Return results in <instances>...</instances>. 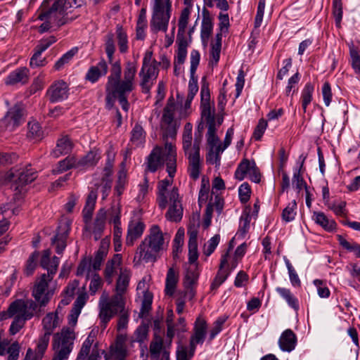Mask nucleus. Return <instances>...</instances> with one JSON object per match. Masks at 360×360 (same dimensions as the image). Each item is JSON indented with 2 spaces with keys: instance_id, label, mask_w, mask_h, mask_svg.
Instances as JSON below:
<instances>
[{
  "instance_id": "1",
  "label": "nucleus",
  "mask_w": 360,
  "mask_h": 360,
  "mask_svg": "<svg viewBox=\"0 0 360 360\" xmlns=\"http://www.w3.org/2000/svg\"><path fill=\"white\" fill-rule=\"evenodd\" d=\"M105 49L110 63H112L110 75L108 77L106 84V108L112 109L114 100L117 98L118 101L125 112L129 108L127 95L135 88V77L137 72V63L134 61H127L125 63L123 79H121L122 68L120 61L112 63L113 55L115 51L114 36L108 34L105 40Z\"/></svg>"
},
{
  "instance_id": "2",
  "label": "nucleus",
  "mask_w": 360,
  "mask_h": 360,
  "mask_svg": "<svg viewBox=\"0 0 360 360\" xmlns=\"http://www.w3.org/2000/svg\"><path fill=\"white\" fill-rule=\"evenodd\" d=\"M166 165L169 178L158 181L156 202L160 210H165L173 202L181 199L179 189L172 186L173 177L176 171V150L172 143L165 146H156L148 157L147 169L155 172L160 167Z\"/></svg>"
},
{
  "instance_id": "3",
  "label": "nucleus",
  "mask_w": 360,
  "mask_h": 360,
  "mask_svg": "<svg viewBox=\"0 0 360 360\" xmlns=\"http://www.w3.org/2000/svg\"><path fill=\"white\" fill-rule=\"evenodd\" d=\"M84 4V0H44L38 18L46 21L40 25L39 32L49 30L51 23L60 27L72 22L79 15L75 10Z\"/></svg>"
},
{
  "instance_id": "4",
  "label": "nucleus",
  "mask_w": 360,
  "mask_h": 360,
  "mask_svg": "<svg viewBox=\"0 0 360 360\" xmlns=\"http://www.w3.org/2000/svg\"><path fill=\"white\" fill-rule=\"evenodd\" d=\"M165 248V239L160 227L153 225L150 229V233L140 243L134 257L135 266L141 263L154 262L157 260L158 254Z\"/></svg>"
},
{
  "instance_id": "5",
  "label": "nucleus",
  "mask_w": 360,
  "mask_h": 360,
  "mask_svg": "<svg viewBox=\"0 0 360 360\" xmlns=\"http://www.w3.org/2000/svg\"><path fill=\"white\" fill-rule=\"evenodd\" d=\"M131 274L127 269H120V274L116 283V294L110 299L108 296L103 294L100 297L98 307H101V316L103 319H107L109 317L107 312L110 311V307H112L113 310L122 309L124 302H125L124 294L127 292Z\"/></svg>"
},
{
  "instance_id": "6",
  "label": "nucleus",
  "mask_w": 360,
  "mask_h": 360,
  "mask_svg": "<svg viewBox=\"0 0 360 360\" xmlns=\"http://www.w3.org/2000/svg\"><path fill=\"white\" fill-rule=\"evenodd\" d=\"M152 16L150 22V30L157 33L167 30L172 15L171 0H152Z\"/></svg>"
},
{
  "instance_id": "7",
  "label": "nucleus",
  "mask_w": 360,
  "mask_h": 360,
  "mask_svg": "<svg viewBox=\"0 0 360 360\" xmlns=\"http://www.w3.org/2000/svg\"><path fill=\"white\" fill-rule=\"evenodd\" d=\"M207 330L205 320L198 317L195 321L193 333L190 338L189 347L179 345L176 349V360H191L195 354L196 345L204 342Z\"/></svg>"
},
{
  "instance_id": "8",
  "label": "nucleus",
  "mask_w": 360,
  "mask_h": 360,
  "mask_svg": "<svg viewBox=\"0 0 360 360\" xmlns=\"http://www.w3.org/2000/svg\"><path fill=\"white\" fill-rule=\"evenodd\" d=\"M75 339L74 330L68 327L54 334L52 343L54 356L52 360H67L73 349Z\"/></svg>"
},
{
  "instance_id": "9",
  "label": "nucleus",
  "mask_w": 360,
  "mask_h": 360,
  "mask_svg": "<svg viewBox=\"0 0 360 360\" xmlns=\"http://www.w3.org/2000/svg\"><path fill=\"white\" fill-rule=\"evenodd\" d=\"M37 178V173L30 165L14 167L5 174V181L12 182V188L19 193L25 191V186Z\"/></svg>"
},
{
  "instance_id": "10",
  "label": "nucleus",
  "mask_w": 360,
  "mask_h": 360,
  "mask_svg": "<svg viewBox=\"0 0 360 360\" xmlns=\"http://www.w3.org/2000/svg\"><path fill=\"white\" fill-rule=\"evenodd\" d=\"M55 275V269L49 270V273L43 274L35 281L32 288V295L39 307H44L53 295V290L49 289V283L52 281Z\"/></svg>"
},
{
  "instance_id": "11",
  "label": "nucleus",
  "mask_w": 360,
  "mask_h": 360,
  "mask_svg": "<svg viewBox=\"0 0 360 360\" xmlns=\"http://www.w3.org/2000/svg\"><path fill=\"white\" fill-rule=\"evenodd\" d=\"M176 111V105L173 98L168 99L166 106L163 110V114L161 119V129L163 131V139L165 145L168 138L174 139L176 135L177 129L179 127L177 122L174 120Z\"/></svg>"
},
{
  "instance_id": "12",
  "label": "nucleus",
  "mask_w": 360,
  "mask_h": 360,
  "mask_svg": "<svg viewBox=\"0 0 360 360\" xmlns=\"http://www.w3.org/2000/svg\"><path fill=\"white\" fill-rule=\"evenodd\" d=\"M39 305L34 300H17L9 306V312L11 315H16L26 321L31 319L34 316H39L41 309Z\"/></svg>"
},
{
  "instance_id": "13",
  "label": "nucleus",
  "mask_w": 360,
  "mask_h": 360,
  "mask_svg": "<svg viewBox=\"0 0 360 360\" xmlns=\"http://www.w3.org/2000/svg\"><path fill=\"white\" fill-rule=\"evenodd\" d=\"M25 111L23 105L17 103L9 108L0 120V127L5 131H13L24 122Z\"/></svg>"
},
{
  "instance_id": "14",
  "label": "nucleus",
  "mask_w": 360,
  "mask_h": 360,
  "mask_svg": "<svg viewBox=\"0 0 360 360\" xmlns=\"http://www.w3.org/2000/svg\"><path fill=\"white\" fill-rule=\"evenodd\" d=\"M189 265L186 269V273L184 279L185 288L184 296L188 297V300H192L195 295V288L200 275L198 265L196 262H189Z\"/></svg>"
},
{
  "instance_id": "15",
  "label": "nucleus",
  "mask_w": 360,
  "mask_h": 360,
  "mask_svg": "<svg viewBox=\"0 0 360 360\" xmlns=\"http://www.w3.org/2000/svg\"><path fill=\"white\" fill-rule=\"evenodd\" d=\"M201 96V116L204 119L207 124L214 123V108L213 104L210 103V92L209 89V85L203 78L202 84L200 90Z\"/></svg>"
},
{
  "instance_id": "16",
  "label": "nucleus",
  "mask_w": 360,
  "mask_h": 360,
  "mask_svg": "<svg viewBox=\"0 0 360 360\" xmlns=\"http://www.w3.org/2000/svg\"><path fill=\"white\" fill-rule=\"evenodd\" d=\"M158 73V66L141 67L139 77L140 78L139 85L143 93L146 94L150 93L152 86L156 81Z\"/></svg>"
},
{
  "instance_id": "17",
  "label": "nucleus",
  "mask_w": 360,
  "mask_h": 360,
  "mask_svg": "<svg viewBox=\"0 0 360 360\" xmlns=\"http://www.w3.org/2000/svg\"><path fill=\"white\" fill-rule=\"evenodd\" d=\"M98 309H99L98 317L101 320V323L103 328H106L107 324L110 321V319L114 316L117 314L118 313H120V316H119L117 326V330L121 331L127 327L129 314L128 311L125 309V302H124V307H123L122 309H117V310H115V311H113L114 310L112 309H113L112 307H110V311L107 312V315L109 317H108V319L106 320L103 319V318L101 316V307H98Z\"/></svg>"
},
{
  "instance_id": "18",
  "label": "nucleus",
  "mask_w": 360,
  "mask_h": 360,
  "mask_svg": "<svg viewBox=\"0 0 360 360\" xmlns=\"http://www.w3.org/2000/svg\"><path fill=\"white\" fill-rule=\"evenodd\" d=\"M70 230V223L68 221H61L58 227L56 236L51 238V244L56 245V251L62 254L66 248V240Z\"/></svg>"
},
{
  "instance_id": "19",
  "label": "nucleus",
  "mask_w": 360,
  "mask_h": 360,
  "mask_svg": "<svg viewBox=\"0 0 360 360\" xmlns=\"http://www.w3.org/2000/svg\"><path fill=\"white\" fill-rule=\"evenodd\" d=\"M201 139L200 132H199V140L197 137L193 143V153H188L186 155L189 160V175L193 179H197L200 175V141Z\"/></svg>"
},
{
  "instance_id": "20",
  "label": "nucleus",
  "mask_w": 360,
  "mask_h": 360,
  "mask_svg": "<svg viewBox=\"0 0 360 360\" xmlns=\"http://www.w3.org/2000/svg\"><path fill=\"white\" fill-rule=\"evenodd\" d=\"M46 94L51 103L62 101L68 96V84L63 81H58L49 87Z\"/></svg>"
},
{
  "instance_id": "21",
  "label": "nucleus",
  "mask_w": 360,
  "mask_h": 360,
  "mask_svg": "<svg viewBox=\"0 0 360 360\" xmlns=\"http://www.w3.org/2000/svg\"><path fill=\"white\" fill-rule=\"evenodd\" d=\"M200 55L198 51L193 50L191 52L190 56V62H191V68H190V73H191V79L188 84V92L191 93L193 95H195L198 91V85L197 79L194 78V75L195 74L197 68L200 63Z\"/></svg>"
},
{
  "instance_id": "22",
  "label": "nucleus",
  "mask_w": 360,
  "mask_h": 360,
  "mask_svg": "<svg viewBox=\"0 0 360 360\" xmlns=\"http://www.w3.org/2000/svg\"><path fill=\"white\" fill-rule=\"evenodd\" d=\"M297 345V337L290 329L284 330L278 340L280 349L283 352H290L295 349Z\"/></svg>"
},
{
  "instance_id": "23",
  "label": "nucleus",
  "mask_w": 360,
  "mask_h": 360,
  "mask_svg": "<svg viewBox=\"0 0 360 360\" xmlns=\"http://www.w3.org/2000/svg\"><path fill=\"white\" fill-rule=\"evenodd\" d=\"M145 225L141 221H131L129 222L126 238V244L128 246L134 245L135 240L140 238L144 231Z\"/></svg>"
},
{
  "instance_id": "24",
  "label": "nucleus",
  "mask_w": 360,
  "mask_h": 360,
  "mask_svg": "<svg viewBox=\"0 0 360 360\" xmlns=\"http://www.w3.org/2000/svg\"><path fill=\"white\" fill-rule=\"evenodd\" d=\"M108 70L107 62L101 59L96 65L91 66L86 75V79L92 83L98 80L101 77L105 76Z\"/></svg>"
},
{
  "instance_id": "25",
  "label": "nucleus",
  "mask_w": 360,
  "mask_h": 360,
  "mask_svg": "<svg viewBox=\"0 0 360 360\" xmlns=\"http://www.w3.org/2000/svg\"><path fill=\"white\" fill-rule=\"evenodd\" d=\"M202 16L200 37L202 42L207 44L213 30L212 18L209 11L205 8H202Z\"/></svg>"
},
{
  "instance_id": "26",
  "label": "nucleus",
  "mask_w": 360,
  "mask_h": 360,
  "mask_svg": "<svg viewBox=\"0 0 360 360\" xmlns=\"http://www.w3.org/2000/svg\"><path fill=\"white\" fill-rule=\"evenodd\" d=\"M168 210L165 213V218L172 222H179L184 214L182 198L167 205Z\"/></svg>"
},
{
  "instance_id": "27",
  "label": "nucleus",
  "mask_w": 360,
  "mask_h": 360,
  "mask_svg": "<svg viewBox=\"0 0 360 360\" xmlns=\"http://www.w3.org/2000/svg\"><path fill=\"white\" fill-rule=\"evenodd\" d=\"M198 229L196 227L190 226L188 229V260L189 262H196L198 258Z\"/></svg>"
},
{
  "instance_id": "28",
  "label": "nucleus",
  "mask_w": 360,
  "mask_h": 360,
  "mask_svg": "<svg viewBox=\"0 0 360 360\" xmlns=\"http://www.w3.org/2000/svg\"><path fill=\"white\" fill-rule=\"evenodd\" d=\"M73 143L68 136H63L58 139L56 148L51 151V155L55 158L67 155L72 151Z\"/></svg>"
},
{
  "instance_id": "29",
  "label": "nucleus",
  "mask_w": 360,
  "mask_h": 360,
  "mask_svg": "<svg viewBox=\"0 0 360 360\" xmlns=\"http://www.w3.org/2000/svg\"><path fill=\"white\" fill-rule=\"evenodd\" d=\"M122 264V255L116 254L113 257L109 260L105 266L104 271V276L106 281L108 283L112 282V278L118 269L120 270Z\"/></svg>"
},
{
  "instance_id": "30",
  "label": "nucleus",
  "mask_w": 360,
  "mask_h": 360,
  "mask_svg": "<svg viewBox=\"0 0 360 360\" xmlns=\"http://www.w3.org/2000/svg\"><path fill=\"white\" fill-rule=\"evenodd\" d=\"M87 296L86 294H80L74 302L72 309L68 316L69 324L74 326L77 322L78 317L81 313L82 309L86 302Z\"/></svg>"
},
{
  "instance_id": "31",
  "label": "nucleus",
  "mask_w": 360,
  "mask_h": 360,
  "mask_svg": "<svg viewBox=\"0 0 360 360\" xmlns=\"http://www.w3.org/2000/svg\"><path fill=\"white\" fill-rule=\"evenodd\" d=\"M228 258H229V252H226L224 255H222L221 258V262L219 266V270L218 271L214 281L211 284V289L215 290L218 288L227 278L229 276V272H226L224 271V269L228 264Z\"/></svg>"
},
{
  "instance_id": "32",
  "label": "nucleus",
  "mask_w": 360,
  "mask_h": 360,
  "mask_svg": "<svg viewBox=\"0 0 360 360\" xmlns=\"http://www.w3.org/2000/svg\"><path fill=\"white\" fill-rule=\"evenodd\" d=\"M29 70L26 68H19L11 72L6 79L8 85L25 84L28 80Z\"/></svg>"
},
{
  "instance_id": "33",
  "label": "nucleus",
  "mask_w": 360,
  "mask_h": 360,
  "mask_svg": "<svg viewBox=\"0 0 360 360\" xmlns=\"http://www.w3.org/2000/svg\"><path fill=\"white\" fill-rule=\"evenodd\" d=\"M96 193L91 191L86 199V205L83 210V219L85 223V229L89 230L90 228L88 226V224L90 222L92 214L94 210L95 203L96 200Z\"/></svg>"
},
{
  "instance_id": "34",
  "label": "nucleus",
  "mask_w": 360,
  "mask_h": 360,
  "mask_svg": "<svg viewBox=\"0 0 360 360\" xmlns=\"http://www.w3.org/2000/svg\"><path fill=\"white\" fill-rule=\"evenodd\" d=\"M51 251L50 249L44 250L40 262V265L43 269L47 270V273H49V270H51V269H55L56 274L60 260L59 258L56 256H54L51 259Z\"/></svg>"
},
{
  "instance_id": "35",
  "label": "nucleus",
  "mask_w": 360,
  "mask_h": 360,
  "mask_svg": "<svg viewBox=\"0 0 360 360\" xmlns=\"http://www.w3.org/2000/svg\"><path fill=\"white\" fill-rule=\"evenodd\" d=\"M312 219L316 224L327 231H332L335 229L336 223L335 221L328 218L322 212H314Z\"/></svg>"
},
{
  "instance_id": "36",
  "label": "nucleus",
  "mask_w": 360,
  "mask_h": 360,
  "mask_svg": "<svg viewBox=\"0 0 360 360\" xmlns=\"http://www.w3.org/2000/svg\"><path fill=\"white\" fill-rule=\"evenodd\" d=\"M61 321V317L51 312L48 313L42 319L44 333L51 335L53 330L60 326Z\"/></svg>"
},
{
  "instance_id": "37",
  "label": "nucleus",
  "mask_w": 360,
  "mask_h": 360,
  "mask_svg": "<svg viewBox=\"0 0 360 360\" xmlns=\"http://www.w3.org/2000/svg\"><path fill=\"white\" fill-rule=\"evenodd\" d=\"M105 224V212L101 210L96 215V219L91 229L92 234L95 240H98L101 238L102 233L104 230Z\"/></svg>"
},
{
  "instance_id": "38",
  "label": "nucleus",
  "mask_w": 360,
  "mask_h": 360,
  "mask_svg": "<svg viewBox=\"0 0 360 360\" xmlns=\"http://www.w3.org/2000/svg\"><path fill=\"white\" fill-rule=\"evenodd\" d=\"M100 159V155L94 151H90L80 159L76 158L77 168L86 169L95 166Z\"/></svg>"
},
{
  "instance_id": "39",
  "label": "nucleus",
  "mask_w": 360,
  "mask_h": 360,
  "mask_svg": "<svg viewBox=\"0 0 360 360\" xmlns=\"http://www.w3.org/2000/svg\"><path fill=\"white\" fill-rule=\"evenodd\" d=\"M179 280L178 273L174 268L169 269L165 281V293L167 295L172 296L174 295L176 284Z\"/></svg>"
},
{
  "instance_id": "40",
  "label": "nucleus",
  "mask_w": 360,
  "mask_h": 360,
  "mask_svg": "<svg viewBox=\"0 0 360 360\" xmlns=\"http://www.w3.org/2000/svg\"><path fill=\"white\" fill-rule=\"evenodd\" d=\"M108 248V242L105 240H103L101 243V246L98 251L96 252L92 262H91L94 270L96 271L100 269L101 264L104 258L107 255Z\"/></svg>"
},
{
  "instance_id": "41",
  "label": "nucleus",
  "mask_w": 360,
  "mask_h": 360,
  "mask_svg": "<svg viewBox=\"0 0 360 360\" xmlns=\"http://www.w3.org/2000/svg\"><path fill=\"white\" fill-rule=\"evenodd\" d=\"M191 8L192 6H186L181 11L178 23L177 37H179V39L180 37H185L186 29L188 22Z\"/></svg>"
},
{
  "instance_id": "42",
  "label": "nucleus",
  "mask_w": 360,
  "mask_h": 360,
  "mask_svg": "<svg viewBox=\"0 0 360 360\" xmlns=\"http://www.w3.org/2000/svg\"><path fill=\"white\" fill-rule=\"evenodd\" d=\"M176 41L178 43V49L176 55L174 58V62L181 65L186 58L187 56V46L188 43L186 37H176Z\"/></svg>"
},
{
  "instance_id": "43",
  "label": "nucleus",
  "mask_w": 360,
  "mask_h": 360,
  "mask_svg": "<svg viewBox=\"0 0 360 360\" xmlns=\"http://www.w3.org/2000/svg\"><path fill=\"white\" fill-rule=\"evenodd\" d=\"M192 124L186 123L184 128L182 137L183 148L185 154L193 153V146H192Z\"/></svg>"
},
{
  "instance_id": "44",
  "label": "nucleus",
  "mask_w": 360,
  "mask_h": 360,
  "mask_svg": "<svg viewBox=\"0 0 360 360\" xmlns=\"http://www.w3.org/2000/svg\"><path fill=\"white\" fill-rule=\"evenodd\" d=\"M146 133L139 124H136L131 131L130 142L132 146L138 147L145 142Z\"/></svg>"
},
{
  "instance_id": "45",
  "label": "nucleus",
  "mask_w": 360,
  "mask_h": 360,
  "mask_svg": "<svg viewBox=\"0 0 360 360\" xmlns=\"http://www.w3.org/2000/svg\"><path fill=\"white\" fill-rule=\"evenodd\" d=\"M27 137L35 141H39L44 137V131L38 122L32 120L27 124Z\"/></svg>"
},
{
  "instance_id": "46",
  "label": "nucleus",
  "mask_w": 360,
  "mask_h": 360,
  "mask_svg": "<svg viewBox=\"0 0 360 360\" xmlns=\"http://www.w3.org/2000/svg\"><path fill=\"white\" fill-rule=\"evenodd\" d=\"M276 291L288 303V304L295 310H298L299 304L297 299L292 294L288 288L278 287Z\"/></svg>"
},
{
  "instance_id": "47",
  "label": "nucleus",
  "mask_w": 360,
  "mask_h": 360,
  "mask_svg": "<svg viewBox=\"0 0 360 360\" xmlns=\"http://www.w3.org/2000/svg\"><path fill=\"white\" fill-rule=\"evenodd\" d=\"M126 356V349L124 346L121 342H117L115 345H112L110 348L108 354H106V360L108 358H112L115 360H124Z\"/></svg>"
},
{
  "instance_id": "48",
  "label": "nucleus",
  "mask_w": 360,
  "mask_h": 360,
  "mask_svg": "<svg viewBox=\"0 0 360 360\" xmlns=\"http://www.w3.org/2000/svg\"><path fill=\"white\" fill-rule=\"evenodd\" d=\"M221 48V34H217L216 41L212 44L210 51V64L217 65L219 58Z\"/></svg>"
},
{
  "instance_id": "49",
  "label": "nucleus",
  "mask_w": 360,
  "mask_h": 360,
  "mask_svg": "<svg viewBox=\"0 0 360 360\" xmlns=\"http://www.w3.org/2000/svg\"><path fill=\"white\" fill-rule=\"evenodd\" d=\"M116 38L120 51L122 53L127 52L129 49L127 34L120 25L116 27Z\"/></svg>"
},
{
  "instance_id": "50",
  "label": "nucleus",
  "mask_w": 360,
  "mask_h": 360,
  "mask_svg": "<svg viewBox=\"0 0 360 360\" xmlns=\"http://www.w3.org/2000/svg\"><path fill=\"white\" fill-rule=\"evenodd\" d=\"M252 161L250 162L247 159L241 161L235 172V178L239 181L243 180L252 168Z\"/></svg>"
},
{
  "instance_id": "51",
  "label": "nucleus",
  "mask_w": 360,
  "mask_h": 360,
  "mask_svg": "<svg viewBox=\"0 0 360 360\" xmlns=\"http://www.w3.org/2000/svg\"><path fill=\"white\" fill-rule=\"evenodd\" d=\"M340 245L349 252H354L356 257L360 258V245L355 242L347 240L342 236H337Z\"/></svg>"
},
{
  "instance_id": "52",
  "label": "nucleus",
  "mask_w": 360,
  "mask_h": 360,
  "mask_svg": "<svg viewBox=\"0 0 360 360\" xmlns=\"http://www.w3.org/2000/svg\"><path fill=\"white\" fill-rule=\"evenodd\" d=\"M72 167L77 168L76 158L74 156H68L64 160L60 161L56 169L53 172L56 174L61 173Z\"/></svg>"
},
{
  "instance_id": "53",
  "label": "nucleus",
  "mask_w": 360,
  "mask_h": 360,
  "mask_svg": "<svg viewBox=\"0 0 360 360\" xmlns=\"http://www.w3.org/2000/svg\"><path fill=\"white\" fill-rule=\"evenodd\" d=\"M302 173L299 172L298 170H293V176L292 180V188L297 191V193H300L303 188L306 190L308 189L307 183L302 176Z\"/></svg>"
},
{
  "instance_id": "54",
  "label": "nucleus",
  "mask_w": 360,
  "mask_h": 360,
  "mask_svg": "<svg viewBox=\"0 0 360 360\" xmlns=\"http://www.w3.org/2000/svg\"><path fill=\"white\" fill-rule=\"evenodd\" d=\"M50 336L51 335L44 333V335H42L39 338L36 352H34V354L39 359L42 358L45 351L48 347Z\"/></svg>"
},
{
  "instance_id": "55",
  "label": "nucleus",
  "mask_w": 360,
  "mask_h": 360,
  "mask_svg": "<svg viewBox=\"0 0 360 360\" xmlns=\"http://www.w3.org/2000/svg\"><path fill=\"white\" fill-rule=\"evenodd\" d=\"M313 92V85L311 83H307L302 92V106L304 112L312 100Z\"/></svg>"
},
{
  "instance_id": "56",
  "label": "nucleus",
  "mask_w": 360,
  "mask_h": 360,
  "mask_svg": "<svg viewBox=\"0 0 360 360\" xmlns=\"http://www.w3.org/2000/svg\"><path fill=\"white\" fill-rule=\"evenodd\" d=\"M163 342L159 338L150 344V355L153 360H158L160 353L163 351Z\"/></svg>"
},
{
  "instance_id": "57",
  "label": "nucleus",
  "mask_w": 360,
  "mask_h": 360,
  "mask_svg": "<svg viewBox=\"0 0 360 360\" xmlns=\"http://www.w3.org/2000/svg\"><path fill=\"white\" fill-rule=\"evenodd\" d=\"M77 51L78 49L77 47H74L63 54L62 57L56 62L54 65L55 69L57 70L62 69L65 64L68 63L72 59Z\"/></svg>"
},
{
  "instance_id": "58",
  "label": "nucleus",
  "mask_w": 360,
  "mask_h": 360,
  "mask_svg": "<svg viewBox=\"0 0 360 360\" xmlns=\"http://www.w3.org/2000/svg\"><path fill=\"white\" fill-rule=\"evenodd\" d=\"M297 202L292 200L283 210L282 218L285 222H290L295 219L296 216Z\"/></svg>"
},
{
  "instance_id": "59",
  "label": "nucleus",
  "mask_w": 360,
  "mask_h": 360,
  "mask_svg": "<svg viewBox=\"0 0 360 360\" xmlns=\"http://www.w3.org/2000/svg\"><path fill=\"white\" fill-rule=\"evenodd\" d=\"M210 182L208 179L202 178L201 180L200 189L198 195V203L200 206L205 204L209 197Z\"/></svg>"
},
{
  "instance_id": "60",
  "label": "nucleus",
  "mask_w": 360,
  "mask_h": 360,
  "mask_svg": "<svg viewBox=\"0 0 360 360\" xmlns=\"http://www.w3.org/2000/svg\"><path fill=\"white\" fill-rule=\"evenodd\" d=\"M250 217L248 214H244L240 217L239 229L236 233L238 237L243 238L250 229Z\"/></svg>"
},
{
  "instance_id": "61",
  "label": "nucleus",
  "mask_w": 360,
  "mask_h": 360,
  "mask_svg": "<svg viewBox=\"0 0 360 360\" xmlns=\"http://www.w3.org/2000/svg\"><path fill=\"white\" fill-rule=\"evenodd\" d=\"M94 341V336L90 334L82 344V348L77 356L78 360H84L88 356Z\"/></svg>"
},
{
  "instance_id": "62",
  "label": "nucleus",
  "mask_w": 360,
  "mask_h": 360,
  "mask_svg": "<svg viewBox=\"0 0 360 360\" xmlns=\"http://www.w3.org/2000/svg\"><path fill=\"white\" fill-rule=\"evenodd\" d=\"M220 241V236L219 234L214 235L204 245L203 247V253L207 256L211 255L217 245H219Z\"/></svg>"
},
{
  "instance_id": "63",
  "label": "nucleus",
  "mask_w": 360,
  "mask_h": 360,
  "mask_svg": "<svg viewBox=\"0 0 360 360\" xmlns=\"http://www.w3.org/2000/svg\"><path fill=\"white\" fill-rule=\"evenodd\" d=\"M216 122L207 124V132L206 134L207 141L209 146H215L219 142V139L216 134Z\"/></svg>"
},
{
  "instance_id": "64",
  "label": "nucleus",
  "mask_w": 360,
  "mask_h": 360,
  "mask_svg": "<svg viewBox=\"0 0 360 360\" xmlns=\"http://www.w3.org/2000/svg\"><path fill=\"white\" fill-rule=\"evenodd\" d=\"M39 256V253L37 251H34L32 253V255L29 257L25 269V273L27 276H30L33 274L37 264V260Z\"/></svg>"
}]
</instances>
